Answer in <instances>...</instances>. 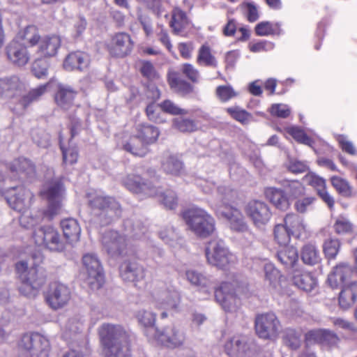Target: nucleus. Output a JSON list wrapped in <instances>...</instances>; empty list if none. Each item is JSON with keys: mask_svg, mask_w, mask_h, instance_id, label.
Wrapping results in <instances>:
<instances>
[{"mask_svg": "<svg viewBox=\"0 0 357 357\" xmlns=\"http://www.w3.org/2000/svg\"><path fill=\"white\" fill-rule=\"evenodd\" d=\"M98 334L103 357H129V334L121 326L103 324Z\"/></svg>", "mask_w": 357, "mask_h": 357, "instance_id": "nucleus-1", "label": "nucleus"}, {"mask_svg": "<svg viewBox=\"0 0 357 357\" xmlns=\"http://www.w3.org/2000/svg\"><path fill=\"white\" fill-rule=\"evenodd\" d=\"M64 193L65 188L60 178H53L44 183L40 195L48 202L47 208L43 212L44 218L51 220L60 214Z\"/></svg>", "mask_w": 357, "mask_h": 357, "instance_id": "nucleus-2", "label": "nucleus"}, {"mask_svg": "<svg viewBox=\"0 0 357 357\" xmlns=\"http://www.w3.org/2000/svg\"><path fill=\"white\" fill-rule=\"evenodd\" d=\"M16 271L22 281L19 287L20 293L27 297H34L45 282L46 278L43 271L38 266L28 268L27 263L24 261L16 264Z\"/></svg>", "mask_w": 357, "mask_h": 357, "instance_id": "nucleus-3", "label": "nucleus"}, {"mask_svg": "<svg viewBox=\"0 0 357 357\" xmlns=\"http://www.w3.org/2000/svg\"><path fill=\"white\" fill-rule=\"evenodd\" d=\"M248 294V286L245 282L234 280L224 282L215 291L216 301L225 310L231 311L238 305V299Z\"/></svg>", "mask_w": 357, "mask_h": 357, "instance_id": "nucleus-4", "label": "nucleus"}, {"mask_svg": "<svg viewBox=\"0 0 357 357\" xmlns=\"http://www.w3.org/2000/svg\"><path fill=\"white\" fill-rule=\"evenodd\" d=\"M89 204L93 214L99 218L102 225H109L121 215V206L112 197L100 195H90Z\"/></svg>", "mask_w": 357, "mask_h": 357, "instance_id": "nucleus-5", "label": "nucleus"}, {"mask_svg": "<svg viewBox=\"0 0 357 357\" xmlns=\"http://www.w3.org/2000/svg\"><path fill=\"white\" fill-rule=\"evenodd\" d=\"M183 218L189 228L199 237L206 238L215 230L214 219L203 209H188L183 212Z\"/></svg>", "mask_w": 357, "mask_h": 357, "instance_id": "nucleus-6", "label": "nucleus"}, {"mask_svg": "<svg viewBox=\"0 0 357 357\" xmlns=\"http://www.w3.org/2000/svg\"><path fill=\"white\" fill-rule=\"evenodd\" d=\"M218 191L222 195V204L216 208L217 215L228 220L232 230L241 232L246 231L248 226L241 211L226 203L231 199L232 192L223 186L219 187Z\"/></svg>", "mask_w": 357, "mask_h": 357, "instance_id": "nucleus-7", "label": "nucleus"}, {"mask_svg": "<svg viewBox=\"0 0 357 357\" xmlns=\"http://www.w3.org/2000/svg\"><path fill=\"white\" fill-rule=\"evenodd\" d=\"M32 238L36 245L43 246L51 251L60 252L66 248V243L59 231L51 226L36 227L33 230Z\"/></svg>", "mask_w": 357, "mask_h": 357, "instance_id": "nucleus-8", "label": "nucleus"}, {"mask_svg": "<svg viewBox=\"0 0 357 357\" xmlns=\"http://www.w3.org/2000/svg\"><path fill=\"white\" fill-rule=\"evenodd\" d=\"M19 348L26 357H48L50 343L39 333L25 334L20 340Z\"/></svg>", "mask_w": 357, "mask_h": 357, "instance_id": "nucleus-9", "label": "nucleus"}, {"mask_svg": "<svg viewBox=\"0 0 357 357\" xmlns=\"http://www.w3.org/2000/svg\"><path fill=\"white\" fill-rule=\"evenodd\" d=\"M207 262L218 268L225 269L234 262V256L228 250L223 241L213 239L205 250Z\"/></svg>", "mask_w": 357, "mask_h": 357, "instance_id": "nucleus-10", "label": "nucleus"}, {"mask_svg": "<svg viewBox=\"0 0 357 357\" xmlns=\"http://www.w3.org/2000/svg\"><path fill=\"white\" fill-rule=\"evenodd\" d=\"M154 331V338L161 345L167 348L175 349L183 345L185 335L178 326L171 324L162 330L151 328Z\"/></svg>", "mask_w": 357, "mask_h": 357, "instance_id": "nucleus-11", "label": "nucleus"}, {"mask_svg": "<svg viewBox=\"0 0 357 357\" xmlns=\"http://www.w3.org/2000/svg\"><path fill=\"white\" fill-rule=\"evenodd\" d=\"M123 183L129 191L142 198L156 196L160 193L159 188L137 174H128L123 178Z\"/></svg>", "mask_w": 357, "mask_h": 357, "instance_id": "nucleus-12", "label": "nucleus"}, {"mask_svg": "<svg viewBox=\"0 0 357 357\" xmlns=\"http://www.w3.org/2000/svg\"><path fill=\"white\" fill-rule=\"evenodd\" d=\"M4 197L9 206L14 210L23 213L30 206L32 193L23 185L9 188L6 190Z\"/></svg>", "mask_w": 357, "mask_h": 357, "instance_id": "nucleus-13", "label": "nucleus"}, {"mask_svg": "<svg viewBox=\"0 0 357 357\" xmlns=\"http://www.w3.org/2000/svg\"><path fill=\"white\" fill-rule=\"evenodd\" d=\"M255 330L259 337L273 339L280 330V323L273 313L261 314L255 319Z\"/></svg>", "mask_w": 357, "mask_h": 357, "instance_id": "nucleus-14", "label": "nucleus"}, {"mask_svg": "<svg viewBox=\"0 0 357 357\" xmlns=\"http://www.w3.org/2000/svg\"><path fill=\"white\" fill-rule=\"evenodd\" d=\"M71 298L68 287L59 282H54L49 286L45 299L52 309H60L68 304Z\"/></svg>", "mask_w": 357, "mask_h": 357, "instance_id": "nucleus-15", "label": "nucleus"}, {"mask_svg": "<svg viewBox=\"0 0 357 357\" xmlns=\"http://www.w3.org/2000/svg\"><path fill=\"white\" fill-rule=\"evenodd\" d=\"M102 243L106 252L112 257L123 255L127 248L126 237L115 231L105 232Z\"/></svg>", "mask_w": 357, "mask_h": 357, "instance_id": "nucleus-16", "label": "nucleus"}, {"mask_svg": "<svg viewBox=\"0 0 357 357\" xmlns=\"http://www.w3.org/2000/svg\"><path fill=\"white\" fill-rule=\"evenodd\" d=\"M353 273L352 267L347 262H340L333 267L328 275L327 283L332 289H337L347 284Z\"/></svg>", "mask_w": 357, "mask_h": 357, "instance_id": "nucleus-17", "label": "nucleus"}, {"mask_svg": "<svg viewBox=\"0 0 357 357\" xmlns=\"http://www.w3.org/2000/svg\"><path fill=\"white\" fill-rule=\"evenodd\" d=\"M154 298L158 308L168 311H176L181 301L178 291L167 288L155 291Z\"/></svg>", "mask_w": 357, "mask_h": 357, "instance_id": "nucleus-18", "label": "nucleus"}, {"mask_svg": "<svg viewBox=\"0 0 357 357\" xmlns=\"http://www.w3.org/2000/svg\"><path fill=\"white\" fill-rule=\"evenodd\" d=\"M245 213L257 227L266 224L271 216L268 206L257 200L251 201L247 204Z\"/></svg>", "mask_w": 357, "mask_h": 357, "instance_id": "nucleus-19", "label": "nucleus"}, {"mask_svg": "<svg viewBox=\"0 0 357 357\" xmlns=\"http://www.w3.org/2000/svg\"><path fill=\"white\" fill-rule=\"evenodd\" d=\"M133 45L130 36L127 33L120 32L112 37L109 51L114 56L123 57L132 52Z\"/></svg>", "mask_w": 357, "mask_h": 357, "instance_id": "nucleus-20", "label": "nucleus"}, {"mask_svg": "<svg viewBox=\"0 0 357 357\" xmlns=\"http://www.w3.org/2000/svg\"><path fill=\"white\" fill-rule=\"evenodd\" d=\"M6 54L9 61L17 66H25L30 59L26 47L15 39L6 46Z\"/></svg>", "mask_w": 357, "mask_h": 357, "instance_id": "nucleus-21", "label": "nucleus"}, {"mask_svg": "<svg viewBox=\"0 0 357 357\" xmlns=\"http://www.w3.org/2000/svg\"><path fill=\"white\" fill-rule=\"evenodd\" d=\"M225 350L230 357H245L250 350L248 337L242 335H234L226 342Z\"/></svg>", "mask_w": 357, "mask_h": 357, "instance_id": "nucleus-22", "label": "nucleus"}, {"mask_svg": "<svg viewBox=\"0 0 357 357\" xmlns=\"http://www.w3.org/2000/svg\"><path fill=\"white\" fill-rule=\"evenodd\" d=\"M120 275L126 282H137L144 280L145 277L144 268L136 261H126L120 266Z\"/></svg>", "mask_w": 357, "mask_h": 357, "instance_id": "nucleus-23", "label": "nucleus"}, {"mask_svg": "<svg viewBox=\"0 0 357 357\" xmlns=\"http://www.w3.org/2000/svg\"><path fill=\"white\" fill-rule=\"evenodd\" d=\"M61 43V38L58 36H45L40 40L37 54L41 57L54 56L56 54Z\"/></svg>", "mask_w": 357, "mask_h": 357, "instance_id": "nucleus-24", "label": "nucleus"}, {"mask_svg": "<svg viewBox=\"0 0 357 357\" xmlns=\"http://www.w3.org/2000/svg\"><path fill=\"white\" fill-rule=\"evenodd\" d=\"M24 89V84L17 76L0 79V96L12 98L20 93Z\"/></svg>", "mask_w": 357, "mask_h": 357, "instance_id": "nucleus-25", "label": "nucleus"}, {"mask_svg": "<svg viewBox=\"0 0 357 357\" xmlns=\"http://www.w3.org/2000/svg\"><path fill=\"white\" fill-rule=\"evenodd\" d=\"M339 294L338 303L340 308L347 310L357 300V282H351L342 287Z\"/></svg>", "mask_w": 357, "mask_h": 357, "instance_id": "nucleus-26", "label": "nucleus"}, {"mask_svg": "<svg viewBox=\"0 0 357 357\" xmlns=\"http://www.w3.org/2000/svg\"><path fill=\"white\" fill-rule=\"evenodd\" d=\"M90 62L88 54L76 52L69 54L63 62V67L67 70H83L89 66Z\"/></svg>", "mask_w": 357, "mask_h": 357, "instance_id": "nucleus-27", "label": "nucleus"}, {"mask_svg": "<svg viewBox=\"0 0 357 357\" xmlns=\"http://www.w3.org/2000/svg\"><path fill=\"white\" fill-rule=\"evenodd\" d=\"M77 91L70 86L59 84L55 94V101L63 109H68L73 104Z\"/></svg>", "mask_w": 357, "mask_h": 357, "instance_id": "nucleus-28", "label": "nucleus"}, {"mask_svg": "<svg viewBox=\"0 0 357 357\" xmlns=\"http://www.w3.org/2000/svg\"><path fill=\"white\" fill-rule=\"evenodd\" d=\"M82 261L89 276L100 283L103 278L102 268L97 257L93 254H86Z\"/></svg>", "mask_w": 357, "mask_h": 357, "instance_id": "nucleus-29", "label": "nucleus"}, {"mask_svg": "<svg viewBox=\"0 0 357 357\" xmlns=\"http://www.w3.org/2000/svg\"><path fill=\"white\" fill-rule=\"evenodd\" d=\"M162 170L167 174L179 176L184 171L183 162L176 155H169L161 162Z\"/></svg>", "mask_w": 357, "mask_h": 357, "instance_id": "nucleus-30", "label": "nucleus"}, {"mask_svg": "<svg viewBox=\"0 0 357 357\" xmlns=\"http://www.w3.org/2000/svg\"><path fill=\"white\" fill-rule=\"evenodd\" d=\"M185 277L192 285L197 287L200 289H205L206 292L209 293V289L212 287V282L208 277L193 269L187 270Z\"/></svg>", "mask_w": 357, "mask_h": 357, "instance_id": "nucleus-31", "label": "nucleus"}, {"mask_svg": "<svg viewBox=\"0 0 357 357\" xmlns=\"http://www.w3.org/2000/svg\"><path fill=\"white\" fill-rule=\"evenodd\" d=\"M62 228L65 238L70 242H77L79 239L81 229L77 221L73 218H68L61 221Z\"/></svg>", "mask_w": 357, "mask_h": 357, "instance_id": "nucleus-32", "label": "nucleus"}, {"mask_svg": "<svg viewBox=\"0 0 357 357\" xmlns=\"http://www.w3.org/2000/svg\"><path fill=\"white\" fill-rule=\"evenodd\" d=\"M40 38L36 27L34 26H28L23 30L19 31L15 40H17L24 46L33 47L36 45H38Z\"/></svg>", "mask_w": 357, "mask_h": 357, "instance_id": "nucleus-33", "label": "nucleus"}, {"mask_svg": "<svg viewBox=\"0 0 357 357\" xmlns=\"http://www.w3.org/2000/svg\"><path fill=\"white\" fill-rule=\"evenodd\" d=\"M10 169L13 172L23 174L24 177H33L36 172L35 165L31 160L25 158L14 160L10 165Z\"/></svg>", "mask_w": 357, "mask_h": 357, "instance_id": "nucleus-34", "label": "nucleus"}, {"mask_svg": "<svg viewBox=\"0 0 357 357\" xmlns=\"http://www.w3.org/2000/svg\"><path fill=\"white\" fill-rule=\"evenodd\" d=\"M314 341L323 347H331L338 344L340 338L333 331L327 329H317L314 331Z\"/></svg>", "mask_w": 357, "mask_h": 357, "instance_id": "nucleus-35", "label": "nucleus"}, {"mask_svg": "<svg viewBox=\"0 0 357 357\" xmlns=\"http://www.w3.org/2000/svg\"><path fill=\"white\" fill-rule=\"evenodd\" d=\"M265 195L276 208L282 211L289 208V201L282 190L275 188H267L265 190Z\"/></svg>", "mask_w": 357, "mask_h": 357, "instance_id": "nucleus-36", "label": "nucleus"}, {"mask_svg": "<svg viewBox=\"0 0 357 357\" xmlns=\"http://www.w3.org/2000/svg\"><path fill=\"white\" fill-rule=\"evenodd\" d=\"M159 134L158 128L153 126L142 124L137 127V135L146 146L154 143L157 140Z\"/></svg>", "mask_w": 357, "mask_h": 357, "instance_id": "nucleus-37", "label": "nucleus"}, {"mask_svg": "<svg viewBox=\"0 0 357 357\" xmlns=\"http://www.w3.org/2000/svg\"><path fill=\"white\" fill-rule=\"evenodd\" d=\"M278 260L287 268H292L298 261L297 250L293 246H284L278 252Z\"/></svg>", "mask_w": 357, "mask_h": 357, "instance_id": "nucleus-38", "label": "nucleus"}, {"mask_svg": "<svg viewBox=\"0 0 357 357\" xmlns=\"http://www.w3.org/2000/svg\"><path fill=\"white\" fill-rule=\"evenodd\" d=\"M284 222L292 236L300 237L305 232V227L299 216L296 214H287Z\"/></svg>", "mask_w": 357, "mask_h": 357, "instance_id": "nucleus-39", "label": "nucleus"}, {"mask_svg": "<svg viewBox=\"0 0 357 357\" xmlns=\"http://www.w3.org/2000/svg\"><path fill=\"white\" fill-rule=\"evenodd\" d=\"M124 149L132 154L143 157L148 153L147 146L136 135L130 138L129 141L124 145Z\"/></svg>", "mask_w": 357, "mask_h": 357, "instance_id": "nucleus-40", "label": "nucleus"}, {"mask_svg": "<svg viewBox=\"0 0 357 357\" xmlns=\"http://www.w3.org/2000/svg\"><path fill=\"white\" fill-rule=\"evenodd\" d=\"M198 64L204 66L216 68L218 61L214 55L211 52V50L208 45H203L198 50L197 58Z\"/></svg>", "mask_w": 357, "mask_h": 357, "instance_id": "nucleus-41", "label": "nucleus"}, {"mask_svg": "<svg viewBox=\"0 0 357 357\" xmlns=\"http://www.w3.org/2000/svg\"><path fill=\"white\" fill-rule=\"evenodd\" d=\"M188 24V20L185 13L179 8H174L170 21V26L173 31L176 34L181 33Z\"/></svg>", "mask_w": 357, "mask_h": 357, "instance_id": "nucleus-42", "label": "nucleus"}, {"mask_svg": "<svg viewBox=\"0 0 357 357\" xmlns=\"http://www.w3.org/2000/svg\"><path fill=\"white\" fill-rule=\"evenodd\" d=\"M314 185L316 187L317 193L319 197L327 204L330 209H333L335 201L333 197L326 190L325 180L314 174Z\"/></svg>", "mask_w": 357, "mask_h": 357, "instance_id": "nucleus-43", "label": "nucleus"}, {"mask_svg": "<svg viewBox=\"0 0 357 357\" xmlns=\"http://www.w3.org/2000/svg\"><path fill=\"white\" fill-rule=\"evenodd\" d=\"M301 333L293 328H287L283 334V342L289 349H297L301 342Z\"/></svg>", "mask_w": 357, "mask_h": 357, "instance_id": "nucleus-44", "label": "nucleus"}, {"mask_svg": "<svg viewBox=\"0 0 357 357\" xmlns=\"http://www.w3.org/2000/svg\"><path fill=\"white\" fill-rule=\"evenodd\" d=\"M275 241L281 246H286L290 241L291 235L289 230L284 224L276 225L273 229Z\"/></svg>", "mask_w": 357, "mask_h": 357, "instance_id": "nucleus-45", "label": "nucleus"}, {"mask_svg": "<svg viewBox=\"0 0 357 357\" xmlns=\"http://www.w3.org/2000/svg\"><path fill=\"white\" fill-rule=\"evenodd\" d=\"M47 85L48 84L40 85L30 91L27 95L23 96L20 102L22 109L24 110L31 102L37 100L43 95L47 90Z\"/></svg>", "mask_w": 357, "mask_h": 357, "instance_id": "nucleus-46", "label": "nucleus"}, {"mask_svg": "<svg viewBox=\"0 0 357 357\" xmlns=\"http://www.w3.org/2000/svg\"><path fill=\"white\" fill-rule=\"evenodd\" d=\"M331 183L339 194L343 197H351L352 195V188L349 182L341 177H331Z\"/></svg>", "mask_w": 357, "mask_h": 357, "instance_id": "nucleus-47", "label": "nucleus"}, {"mask_svg": "<svg viewBox=\"0 0 357 357\" xmlns=\"http://www.w3.org/2000/svg\"><path fill=\"white\" fill-rule=\"evenodd\" d=\"M169 84L171 88L183 94L190 93L193 91V86L190 83L176 76L169 77Z\"/></svg>", "mask_w": 357, "mask_h": 357, "instance_id": "nucleus-48", "label": "nucleus"}, {"mask_svg": "<svg viewBox=\"0 0 357 357\" xmlns=\"http://www.w3.org/2000/svg\"><path fill=\"white\" fill-rule=\"evenodd\" d=\"M160 238L172 246L175 245L180 238L178 232L174 227H167L160 232Z\"/></svg>", "mask_w": 357, "mask_h": 357, "instance_id": "nucleus-49", "label": "nucleus"}, {"mask_svg": "<svg viewBox=\"0 0 357 357\" xmlns=\"http://www.w3.org/2000/svg\"><path fill=\"white\" fill-rule=\"evenodd\" d=\"M227 111L235 120L242 124H248L252 119L251 114L238 107L227 108Z\"/></svg>", "mask_w": 357, "mask_h": 357, "instance_id": "nucleus-50", "label": "nucleus"}, {"mask_svg": "<svg viewBox=\"0 0 357 357\" xmlns=\"http://www.w3.org/2000/svg\"><path fill=\"white\" fill-rule=\"evenodd\" d=\"M287 132L298 142L309 145L310 146H311V139L306 135L303 129L292 126L287 128Z\"/></svg>", "mask_w": 357, "mask_h": 357, "instance_id": "nucleus-51", "label": "nucleus"}, {"mask_svg": "<svg viewBox=\"0 0 357 357\" xmlns=\"http://www.w3.org/2000/svg\"><path fill=\"white\" fill-rule=\"evenodd\" d=\"M334 229L339 234H347L352 231L353 225L348 218L340 215L334 223Z\"/></svg>", "mask_w": 357, "mask_h": 357, "instance_id": "nucleus-52", "label": "nucleus"}, {"mask_svg": "<svg viewBox=\"0 0 357 357\" xmlns=\"http://www.w3.org/2000/svg\"><path fill=\"white\" fill-rule=\"evenodd\" d=\"M340 243L337 239H328L323 245L324 252L328 259H334L337 255Z\"/></svg>", "mask_w": 357, "mask_h": 357, "instance_id": "nucleus-53", "label": "nucleus"}, {"mask_svg": "<svg viewBox=\"0 0 357 357\" xmlns=\"http://www.w3.org/2000/svg\"><path fill=\"white\" fill-rule=\"evenodd\" d=\"M63 153V161L66 165H73L77 161L78 151L76 146H70L68 148L65 149L61 146Z\"/></svg>", "mask_w": 357, "mask_h": 357, "instance_id": "nucleus-54", "label": "nucleus"}, {"mask_svg": "<svg viewBox=\"0 0 357 357\" xmlns=\"http://www.w3.org/2000/svg\"><path fill=\"white\" fill-rule=\"evenodd\" d=\"M137 317L139 322L144 327H152L155 322L156 315L148 310H140L138 312Z\"/></svg>", "mask_w": 357, "mask_h": 357, "instance_id": "nucleus-55", "label": "nucleus"}, {"mask_svg": "<svg viewBox=\"0 0 357 357\" xmlns=\"http://www.w3.org/2000/svg\"><path fill=\"white\" fill-rule=\"evenodd\" d=\"M174 127L181 132H193L197 127L192 120L188 119H176L174 121Z\"/></svg>", "mask_w": 357, "mask_h": 357, "instance_id": "nucleus-56", "label": "nucleus"}, {"mask_svg": "<svg viewBox=\"0 0 357 357\" xmlns=\"http://www.w3.org/2000/svg\"><path fill=\"white\" fill-rule=\"evenodd\" d=\"M160 107L162 111L165 112L169 113L172 115H178V114H186L188 112L178 107L176 104H174L172 101L169 100H166L163 101Z\"/></svg>", "mask_w": 357, "mask_h": 357, "instance_id": "nucleus-57", "label": "nucleus"}, {"mask_svg": "<svg viewBox=\"0 0 357 357\" xmlns=\"http://www.w3.org/2000/svg\"><path fill=\"white\" fill-rule=\"evenodd\" d=\"M216 94L222 102H226L238 95L231 86H219L216 89Z\"/></svg>", "mask_w": 357, "mask_h": 357, "instance_id": "nucleus-58", "label": "nucleus"}, {"mask_svg": "<svg viewBox=\"0 0 357 357\" xmlns=\"http://www.w3.org/2000/svg\"><path fill=\"white\" fill-rule=\"evenodd\" d=\"M269 112L273 116L282 119L287 118L291 114L289 107L280 103L272 105Z\"/></svg>", "mask_w": 357, "mask_h": 357, "instance_id": "nucleus-59", "label": "nucleus"}, {"mask_svg": "<svg viewBox=\"0 0 357 357\" xmlns=\"http://www.w3.org/2000/svg\"><path fill=\"white\" fill-rule=\"evenodd\" d=\"M294 283L298 288L310 291L312 289V277L310 275H301L294 278Z\"/></svg>", "mask_w": 357, "mask_h": 357, "instance_id": "nucleus-60", "label": "nucleus"}, {"mask_svg": "<svg viewBox=\"0 0 357 357\" xmlns=\"http://www.w3.org/2000/svg\"><path fill=\"white\" fill-rule=\"evenodd\" d=\"M161 196L162 197V202L167 208L174 209L177 206V197L174 191L167 190Z\"/></svg>", "mask_w": 357, "mask_h": 357, "instance_id": "nucleus-61", "label": "nucleus"}, {"mask_svg": "<svg viewBox=\"0 0 357 357\" xmlns=\"http://www.w3.org/2000/svg\"><path fill=\"white\" fill-rule=\"evenodd\" d=\"M182 73L192 82L197 83L199 79V72L190 63H184L181 67Z\"/></svg>", "mask_w": 357, "mask_h": 357, "instance_id": "nucleus-62", "label": "nucleus"}, {"mask_svg": "<svg viewBox=\"0 0 357 357\" xmlns=\"http://www.w3.org/2000/svg\"><path fill=\"white\" fill-rule=\"evenodd\" d=\"M33 142L43 148H46L50 145V135L43 130H36L32 135Z\"/></svg>", "mask_w": 357, "mask_h": 357, "instance_id": "nucleus-63", "label": "nucleus"}, {"mask_svg": "<svg viewBox=\"0 0 357 357\" xmlns=\"http://www.w3.org/2000/svg\"><path fill=\"white\" fill-rule=\"evenodd\" d=\"M288 169L294 174L303 173L309 169V165L297 159H290L287 165Z\"/></svg>", "mask_w": 357, "mask_h": 357, "instance_id": "nucleus-64", "label": "nucleus"}]
</instances>
